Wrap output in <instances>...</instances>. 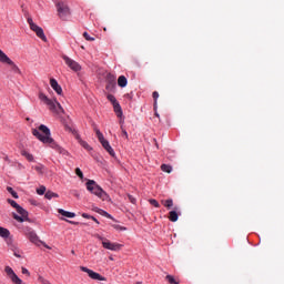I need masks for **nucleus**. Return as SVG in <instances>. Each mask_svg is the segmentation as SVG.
<instances>
[{
	"instance_id": "obj_1",
	"label": "nucleus",
	"mask_w": 284,
	"mask_h": 284,
	"mask_svg": "<svg viewBox=\"0 0 284 284\" xmlns=\"http://www.w3.org/2000/svg\"><path fill=\"white\" fill-rule=\"evenodd\" d=\"M32 134L43 143L44 145H50L53 150H57L59 148V144L54 142V139H52V133L50 132V128L45 126V124H41L38 129H32Z\"/></svg>"
},
{
	"instance_id": "obj_2",
	"label": "nucleus",
	"mask_w": 284,
	"mask_h": 284,
	"mask_svg": "<svg viewBox=\"0 0 284 284\" xmlns=\"http://www.w3.org/2000/svg\"><path fill=\"white\" fill-rule=\"evenodd\" d=\"M85 187L88 192H90L91 194H93V196H97L101 201H110V195L103 190V187H101V185L97 183V181L88 180V182L85 183Z\"/></svg>"
},
{
	"instance_id": "obj_3",
	"label": "nucleus",
	"mask_w": 284,
	"mask_h": 284,
	"mask_svg": "<svg viewBox=\"0 0 284 284\" xmlns=\"http://www.w3.org/2000/svg\"><path fill=\"white\" fill-rule=\"evenodd\" d=\"M39 99L42 103H44V105L48 106L50 112H52L53 114H64L65 113V110H63V106H61V103H59V101H57V99H50L44 93H40Z\"/></svg>"
},
{
	"instance_id": "obj_4",
	"label": "nucleus",
	"mask_w": 284,
	"mask_h": 284,
	"mask_svg": "<svg viewBox=\"0 0 284 284\" xmlns=\"http://www.w3.org/2000/svg\"><path fill=\"white\" fill-rule=\"evenodd\" d=\"M9 205H11V207H14V210H17L18 214L13 213V219L16 221H18V223H24V221H28V211H26V209H23V206L19 205V203H17V201L8 199L7 200Z\"/></svg>"
},
{
	"instance_id": "obj_5",
	"label": "nucleus",
	"mask_w": 284,
	"mask_h": 284,
	"mask_svg": "<svg viewBox=\"0 0 284 284\" xmlns=\"http://www.w3.org/2000/svg\"><path fill=\"white\" fill-rule=\"evenodd\" d=\"M27 23L29 24L30 30H32V32H34L39 39L44 41V43H48V37H45V32H43V28L34 23L32 18H28Z\"/></svg>"
},
{
	"instance_id": "obj_6",
	"label": "nucleus",
	"mask_w": 284,
	"mask_h": 284,
	"mask_svg": "<svg viewBox=\"0 0 284 284\" xmlns=\"http://www.w3.org/2000/svg\"><path fill=\"white\" fill-rule=\"evenodd\" d=\"M95 134H97L102 148H104V150H106V152L110 154V156H116L114 149H112V145H110V142L108 140H105V136H103V133L101 132V130L95 129Z\"/></svg>"
},
{
	"instance_id": "obj_7",
	"label": "nucleus",
	"mask_w": 284,
	"mask_h": 284,
	"mask_svg": "<svg viewBox=\"0 0 284 284\" xmlns=\"http://www.w3.org/2000/svg\"><path fill=\"white\" fill-rule=\"evenodd\" d=\"M65 65H68V68H70V70H72V72H81L82 67L80 65L79 62H77L75 60H73L72 58L68 57V55H63L62 57Z\"/></svg>"
},
{
	"instance_id": "obj_8",
	"label": "nucleus",
	"mask_w": 284,
	"mask_h": 284,
	"mask_svg": "<svg viewBox=\"0 0 284 284\" xmlns=\"http://www.w3.org/2000/svg\"><path fill=\"white\" fill-rule=\"evenodd\" d=\"M102 247L104 250H109L110 252H121V250L123 248V244L112 242L106 239V240H104Z\"/></svg>"
},
{
	"instance_id": "obj_9",
	"label": "nucleus",
	"mask_w": 284,
	"mask_h": 284,
	"mask_svg": "<svg viewBox=\"0 0 284 284\" xmlns=\"http://www.w3.org/2000/svg\"><path fill=\"white\" fill-rule=\"evenodd\" d=\"M81 272H84L88 274L89 278H92V281H108L105 276H102L101 274L94 272L93 270L88 268L87 266H80Z\"/></svg>"
},
{
	"instance_id": "obj_10",
	"label": "nucleus",
	"mask_w": 284,
	"mask_h": 284,
	"mask_svg": "<svg viewBox=\"0 0 284 284\" xmlns=\"http://www.w3.org/2000/svg\"><path fill=\"white\" fill-rule=\"evenodd\" d=\"M58 14L60 19H65V17H70V7L65 2H58L57 3Z\"/></svg>"
},
{
	"instance_id": "obj_11",
	"label": "nucleus",
	"mask_w": 284,
	"mask_h": 284,
	"mask_svg": "<svg viewBox=\"0 0 284 284\" xmlns=\"http://www.w3.org/2000/svg\"><path fill=\"white\" fill-rule=\"evenodd\" d=\"M4 272L9 276V278L11 280L12 283H14V284H26V282H23V280H21L19 277V275H17V273H14V270H12V267L6 266Z\"/></svg>"
},
{
	"instance_id": "obj_12",
	"label": "nucleus",
	"mask_w": 284,
	"mask_h": 284,
	"mask_svg": "<svg viewBox=\"0 0 284 284\" xmlns=\"http://www.w3.org/2000/svg\"><path fill=\"white\" fill-rule=\"evenodd\" d=\"M26 236H28L29 241L34 243V245L43 243L41 240H39V235H37V232H34L32 229H27Z\"/></svg>"
},
{
	"instance_id": "obj_13",
	"label": "nucleus",
	"mask_w": 284,
	"mask_h": 284,
	"mask_svg": "<svg viewBox=\"0 0 284 284\" xmlns=\"http://www.w3.org/2000/svg\"><path fill=\"white\" fill-rule=\"evenodd\" d=\"M50 85L52 88V90H54V92L59 95L62 97L63 95V88L60 87L59 82L57 81V79L51 78L50 79Z\"/></svg>"
},
{
	"instance_id": "obj_14",
	"label": "nucleus",
	"mask_w": 284,
	"mask_h": 284,
	"mask_svg": "<svg viewBox=\"0 0 284 284\" xmlns=\"http://www.w3.org/2000/svg\"><path fill=\"white\" fill-rule=\"evenodd\" d=\"M0 63H3L4 65L12 64V59L3 52V50L0 49Z\"/></svg>"
},
{
	"instance_id": "obj_15",
	"label": "nucleus",
	"mask_w": 284,
	"mask_h": 284,
	"mask_svg": "<svg viewBox=\"0 0 284 284\" xmlns=\"http://www.w3.org/2000/svg\"><path fill=\"white\" fill-rule=\"evenodd\" d=\"M58 212L61 214V216H64L65 219H74V216H77V213L65 211L63 209H59Z\"/></svg>"
},
{
	"instance_id": "obj_16",
	"label": "nucleus",
	"mask_w": 284,
	"mask_h": 284,
	"mask_svg": "<svg viewBox=\"0 0 284 284\" xmlns=\"http://www.w3.org/2000/svg\"><path fill=\"white\" fill-rule=\"evenodd\" d=\"M113 110L119 119H123V109L119 102L113 104Z\"/></svg>"
},
{
	"instance_id": "obj_17",
	"label": "nucleus",
	"mask_w": 284,
	"mask_h": 284,
	"mask_svg": "<svg viewBox=\"0 0 284 284\" xmlns=\"http://www.w3.org/2000/svg\"><path fill=\"white\" fill-rule=\"evenodd\" d=\"M77 140H78V143H80V145L84 148V150H88V152L92 151V146H90L88 142L83 141L81 139V135H77Z\"/></svg>"
},
{
	"instance_id": "obj_18",
	"label": "nucleus",
	"mask_w": 284,
	"mask_h": 284,
	"mask_svg": "<svg viewBox=\"0 0 284 284\" xmlns=\"http://www.w3.org/2000/svg\"><path fill=\"white\" fill-rule=\"evenodd\" d=\"M118 85L120 88H125L128 85V78H125V75H120L118 78Z\"/></svg>"
},
{
	"instance_id": "obj_19",
	"label": "nucleus",
	"mask_w": 284,
	"mask_h": 284,
	"mask_svg": "<svg viewBox=\"0 0 284 284\" xmlns=\"http://www.w3.org/2000/svg\"><path fill=\"white\" fill-rule=\"evenodd\" d=\"M21 155L24 156V159H27V161H29L30 163L34 162V155H32V153L23 150L21 151Z\"/></svg>"
},
{
	"instance_id": "obj_20",
	"label": "nucleus",
	"mask_w": 284,
	"mask_h": 284,
	"mask_svg": "<svg viewBox=\"0 0 284 284\" xmlns=\"http://www.w3.org/2000/svg\"><path fill=\"white\" fill-rule=\"evenodd\" d=\"M169 221L176 223V221H179V213H176V211H171L169 213Z\"/></svg>"
},
{
	"instance_id": "obj_21",
	"label": "nucleus",
	"mask_w": 284,
	"mask_h": 284,
	"mask_svg": "<svg viewBox=\"0 0 284 284\" xmlns=\"http://www.w3.org/2000/svg\"><path fill=\"white\" fill-rule=\"evenodd\" d=\"M0 236H1V239H9L10 230H8L3 226H0Z\"/></svg>"
},
{
	"instance_id": "obj_22",
	"label": "nucleus",
	"mask_w": 284,
	"mask_h": 284,
	"mask_svg": "<svg viewBox=\"0 0 284 284\" xmlns=\"http://www.w3.org/2000/svg\"><path fill=\"white\" fill-rule=\"evenodd\" d=\"M44 199H48V201H52V199H59V195L52 191H47L44 194Z\"/></svg>"
},
{
	"instance_id": "obj_23",
	"label": "nucleus",
	"mask_w": 284,
	"mask_h": 284,
	"mask_svg": "<svg viewBox=\"0 0 284 284\" xmlns=\"http://www.w3.org/2000/svg\"><path fill=\"white\" fill-rule=\"evenodd\" d=\"M162 204L164 205V207H168V210H170L171 207H173L174 201L172 199L163 200Z\"/></svg>"
},
{
	"instance_id": "obj_24",
	"label": "nucleus",
	"mask_w": 284,
	"mask_h": 284,
	"mask_svg": "<svg viewBox=\"0 0 284 284\" xmlns=\"http://www.w3.org/2000/svg\"><path fill=\"white\" fill-rule=\"evenodd\" d=\"M161 170H162V172H166V174H171L172 165H170V164H162L161 165Z\"/></svg>"
},
{
	"instance_id": "obj_25",
	"label": "nucleus",
	"mask_w": 284,
	"mask_h": 284,
	"mask_svg": "<svg viewBox=\"0 0 284 284\" xmlns=\"http://www.w3.org/2000/svg\"><path fill=\"white\" fill-rule=\"evenodd\" d=\"M7 192H9V194H11L13 199H19V193H17L16 190L12 189L11 186H7Z\"/></svg>"
},
{
	"instance_id": "obj_26",
	"label": "nucleus",
	"mask_w": 284,
	"mask_h": 284,
	"mask_svg": "<svg viewBox=\"0 0 284 284\" xmlns=\"http://www.w3.org/2000/svg\"><path fill=\"white\" fill-rule=\"evenodd\" d=\"M112 227L116 230V232H125L128 231V227L121 226V224H112Z\"/></svg>"
},
{
	"instance_id": "obj_27",
	"label": "nucleus",
	"mask_w": 284,
	"mask_h": 284,
	"mask_svg": "<svg viewBox=\"0 0 284 284\" xmlns=\"http://www.w3.org/2000/svg\"><path fill=\"white\" fill-rule=\"evenodd\" d=\"M12 69L13 72H18V74H21V69H19V65L12 61V64H8Z\"/></svg>"
},
{
	"instance_id": "obj_28",
	"label": "nucleus",
	"mask_w": 284,
	"mask_h": 284,
	"mask_svg": "<svg viewBox=\"0 0 284 284\" xmlns=\"http://www.w3.org/2000/svg\"><path fill=\"white\" fill-rule=\"evenodd\" d=\"M33 170H36V172H39V174H43V170H45V166H43V164H38L33 166Z\"/></svg>"
},
{
	"instance_id": "obj_29",
	"label": "nucleus",
	"mask_w": 284,
	"mask_h": 284,
	"mask_svg": "<svg viewBox=\"0 0 284 284\" xmlns=\"http://www.w3.org/2000/svg\"><path fill=\"white\" fill-rule=\"evenodd\" d=\"M108 101H110V103H112V105H115V103H119V101L116 100V98L113 94H109L106 97Z\"/></svg>"
},
{
	"instance_id": "obj_30",
	"label": "nucleus",
	"mask_w": 284,
	"mask_h": 284,
	"mask_svg": "<svg viewBox=\"0 0 284 284\" xmlns=\"http://www.w3.org/2000/svg\"><path fill=\"white\" fill-rule=\"evenodd\" d=\"M99 214H102V216H106V219H112V215H110V213H108L106 211H103L101 209H97L95 210Z\"/></svg>"
},
{
	"instance_id": "obj_31",
	"label": "nucleus",
	"mask_w": 284,
	"mask_h": 284,
	"mask_svg": "<svg viewBox=\"0 0 284 284\" xmlns=\"http://www.w3.org/2000/svg\"><path fill=\"white\" fill-rule=\"evenodd\" d=\"M45 186L42 185L39 189H37V194H39V196H43V194H45Z\"/></svg>"
},
{
	"instance_id": "obj_32",
	"label": "nucleus",
	"mask_w": 284,
	"mask_h": 284,
	"mask_svg": "<svg viewBox=\"0 0 284 284\" xmlns=\"http://www.w3.org/2000/svg\"><path fill=\"white\" fill-rule=\"evenodd\" d=\"M166 281L171 284H179V281H176L172 275H166Z\"/></svg>"
},
{
	"instance_id": "obj_33",
	"label": "nucleus",
	"mask_w": 284,
	"mask_h": 284,
	"mask_svg": "<svg viewBox=\"0 0 284 284\" xmlns=\"http://www.w3.org/2000/svg\"><path fill=\"white\" fill-rule=\"evenodd\" d=\"M38 281L41 284H52V283H50V280H47L45 277H43L41 275L38 277Z\"/></svg>"
},
{
	"instance_id": "obj_34",
	"label": "nucleus",
	"mask_w": 284,
	"mask_h": 284,
	"mask_svg": "<svg viewBox=\"0 0 284 284\" xmlns=\"http://www.w3.org/2000/svg\"><path fill=\"white\" fill-rule=\"evenodd\" d=\"M149 203L153 205V207H161V204H159V201L154 199L149 200Z\"/></svg>"
},
{
	"instance_id": "obj_35",
	"label": "nucleus",
	"mask_w": 284,
	"mask_h": 284,
	"mask_svg": "<svg viewBox=\"0 0 284 284\" xmlns=\"http://www.w3.org/2000/svg\"><path fill=\"white\" fill-rule=\"evenodd\" d=\"M83 37H84V39H85L87 41H95L94 37H90V33H88V32H84V33H83Z\"/></svg>"
},
{
	"instance_id": "obj_36",
	"label": "nucleus",
	"mask_w": 284,
	"mask_h": 284,
	"mask_svg": "<svg viewBox=\"0 0 284 284\" xmlns=\"http://www.w3.org/2000/svg\"><path fill=\"white\" fill-rule=\"evenodd\" d=\"M75 174H77V176H79V179H83V171H81V169L77 168Z\"/></svg>"
},
{
	"instance_id": "obj_37",
	"label": "nucleus",
	"mask_w": 284,
	"mask_h": 284,
	"mask_svg": "<svg viewBox=\"0 0 284 284\" xmlns=\"http://www.w3.org/2000/svg\"><path fill=\"white\" fill-rule=\"evenodd\" d=\"M95 239H98V241H101L102 245L104 243V241H106L108 239L101 236V235H95Z\"/></svg>"
},
{
	"instance_id": "obj_38",
	"label": "nucleus",
	"mask_w": 284,
	"mask_h": 284,
	"mask_svg": "<svg viewBox=\"0 0 284 284\" xmlns=\"http://www.w3.org/2000/svg\"><path fill=\"white\" fill-rule=\"evenodd\" d=\"M21 270H22V274H24L26 276H30V271H28V268L22 266Z\"/></svg>"
},
{
	"instance_id": "obj_39",
	"label": "nucleus",
	"mask_w": 284,
	"mask_h": 284,
	"mask_svg": "<svg viewBox=\"0 0 284 284\" xmlns=\"http://www.w3.org/2000/svg\"><path fill=\"white\" fill-rule=\"evenodd\" d=\"M153 99H154V103L156 105V101L159 100V92H153Z\"/></svg>"
},
{
	"instance_id": "obj_40",
	"label": "nucleus",
	"mask_w": 284,
	"mask_h": 284,
	"mask_svg": "<svg viewBox=\"0 0 284 284\" xmlns=\"http://www.w3.org/2000/svg\"><path fill=\"white\" fill-rule=\"evenodd\" d=\"M129 201L133 204L136 203V199H134L132 195H129Z\"/></svg>"
},
{
	"instance_id": "obj_41",
	"label": "nucleus",
	"mask_w": 284,
	"mask_h": 284,
	"mask_svg": "<svg viewBox=\"0 0 284 284\" xmlns=\"http://www.w3.org/2000/svg\"><path fill=\"white\" fill-rule=\"evenodd\" d=\"M82 217H83V219H92V216L89 215L88 213H82Z\"/></svg>"
},
{
	"instance_id": "obj_42",
	"label": "nucleus",
	"mask_w": 284,
	"mask_h": 284,
	"mask_svg": "<svg viewBox=\"0 0 284 284\" xmlns=\"http://www.w3.org/2000/svg\"><path fill=\"white\" fill-rule=\"evenodd\" d=\"M112 89H114V83L106 85V90H112Z\"/></svg>"
},
{
	"instance_id": "obj_43",
	"label": "nucleus",
	"mask_w": 284,
	"mask_h": 284,
	"mask_svg": "<svg viewBox=\"0 0 284 284\" xmlns=\"http://www.w3.org/2000/svg\"><path fill=\"white\" fill-rule=\"evenodd\" d=\"M122 134H123V136H125V139H129L128 131L122 130Z\"/></svg>"
},
{
	"instance_id": "obj_44",
	"label": "nucleus",
	"mask_w": 284,
	"mask_h": 284,
	"mask_svg": "<svg viewBox=\"0 0 284 284\" xmlns=\"http://www.w3.org/2000/svg\"><path fill=\"white\" fill-rule=\"evenodd\" d=\"M69 223H70L71 225H79V222H74V221H69Z\"/></svg>"
},
{
	"instance_id": "obj_45",
	"label": "nucleus",
	"mask_w": 284,
	"mask_h": 284,
	"mask_svg": "<svg viewBox=\"0 0 284 284\" xmlns=\"http://www.w3.org/2000/svg\"><path fill=\"white\" fill-rule=\"evenodd\" d=\"M92 221H94L95 223H99V221L97 220V217L91 216Z\"/></svg>"
},
{
	"instance_id": "obj_46",
	"label": "nucleus",
	"mask_w": 284,
	"mask_h": 284,
	"mask_svg": "<svg viewBox=\"0 0 284 284\" xmlns=\"http://www.w3.org/2000/svg\"><path fill=\"white\" fill-rule=\"evenodd\" d=\"M14 256H17V258H21V255H19V253H14Z\"/></svg>"
},
{
	"instance_id": "obj_47",
	"label": "nucleus",
	"mask_w": 284,
	"mask_h": 284,
	"mask_svg": "<svg viewBox=\"0 0 284 284\" xmlns=\"http://www.w3.org/2000/svg\"><path fill=\"white\" fill-rule=\"evenodd\" d=\"M44 247H47V250H50V246H48L47 244H44Z\"/></svg>"
},
{
	"instance_id": "obj_48",
	"label": "nucleus",
	"mask_w": 284,
	"mask_h": 284,
	"mask_svg": "<svg viewBox=\"0 0 284 284\" xmlns=\"http://www.w3.org/2000/svg\"><path fill=\"white\" fill-rule=\"evenodd\" d=\"M155 116H159V113H155Z\"/></svg>"
},
{
	"instance_id": "obj_49",
	"label": "nucleus",
	"mask_w": 284,
	"mask_h": 284,
	"mask_svg": "<svg viewBox=\"0 0 284 284\" xmlns=\"http://www.w3.org/2000/svg\"><path fill=\"white\" fill-rule=\"evenodd\" d=\"M72 254H74V251H71Z\"/></svg>"
}]
</instances>
